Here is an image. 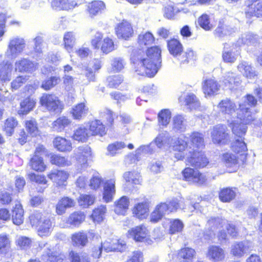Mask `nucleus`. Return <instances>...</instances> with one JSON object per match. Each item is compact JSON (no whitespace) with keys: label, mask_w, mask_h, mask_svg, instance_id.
Segmentation results:
<instances>
[{"label":"nucleus","mask_w":262,"mask_h":262,"mask_svg":"<svg viewBox=\"0 0 262 262\" xmlns=\"http://www.w3.org/2000/svg\"><path fill=\"white\" fill-rule=\"evenodd\" d=\"M141 53L132 56L134 63L137 65L136 72L139 75L154 77L161 67V50L158 47H152L148 49L143 56Z\"/></svg>","instance_id":"f257e3e1"},{"label":"nucleus","mask_w":262,"mask_h":262,"mask_svg":"<svg viewBox=\"0 0 262 262\" xmlns=\"http://www.w3.org/2000/svg\"><path fill=\"white\" fill-rule=\"evenodd\" d=\"M187 135L188 137L184 135L179 137L172 146L173 150L179 152L174 154V157L178 160L184 159V151H188L189 147L196 150L204 146V136L203 134L193 132Z\"/></svg>","instance_id":"f03ea898"},{"label":"nucleus","mask_w":262,"mask_h":262,"mask_svg":"<svg viewBox=\"0 0 262 262\" xmlns=\"http://www.w3.org/2000/svg\"><path fill=\"white\" fill-rule=\"evenodd\" d=\"M248 107H245L244 105H241V110L237 112V117L240 120L241 122L239 123L238 120H235L230 123L232 125V132L238 138V139H243L247 131L246 125L253 120L251 112H248Z\"/></svg>","instance_id":"7ed1b4c3"},{"label":"nucleus","mask_w":262,"mask_h":262,"mask_svg":"<svg viewBox=\"0 0 262 262\" xmlns=\"http://www.w3.org/2000/svg\"><path fill=\"white\" fill-rule=\"evenodd\" d=\"M30 223L37 228L40 236H49L52 230V223L49 217L41 213L35 212L30 216Z\"/></svg>","instance_id":"20e7f679"},{"label":"nucleus","mask_w":262,"mask_h":262,"mask_svg":"<svg viewBox=\"0 0 262 262\" xmlns=\"http://www.w3.org/2000/svg\"><path fill=\"white\" fill-rule=\"evenodd\" d=\"M184 155L186 164L195 168H203L209 163L206 156L200 150H194L189 147Z\"/></svg>","instance_id":"39448f33"},{"label":"nucleus","mask_w":262,"mask_h":262,"mask_svg":"<svg viewBox=\"0 0 262 262\" xmlns=\"http://www.w3.org/2000/svg\"><path fill=\"white\" fill-rule=\"evenodd\" d=\"M26 41L24 38L14 36L11 38L8 42L5 56L10 59H15L24 50Z\"/></svg>","instance_id":"423d86ee"},{"label":"nucleus","mask_w":262,"mask_h":262,"mask_svg":"<svg viewBox=\"0 0 262 262\" xmlns=\"http://www.w3.org/2000/svg\"><path fill=\"white\" fill-rule=\"evenodd\" d=\"M102 35L100 33H97L92 39L91 43L95 49H99L105 54H107L115 49V45L113 40L108 37H106L101 41Z\"/></svg>","instance_id":"0eeeda50"},{"label":"nucleus","mask_w":262,"mask_h":262,"mask_svg":"<svg viewBox=\"0 0 262 262\" xmlns=\"http://www.w3.org/2000/svg\"><path fill=\"white\" fill-rule=\"evenodd\" d=\"M183 175L186 181L199 186L203 185L207 181L204 174L189 167L186 168L183 171Z\"/></svg>","instance_id":"6e6552de"},{"label":"nucleus","mask_w":262,"mask_h":262,"mask_svg":"<svg viewBox=\"0 0 262 262\" xmlns=\"http://www.w3.org/2000/svg\"><path fill=\"white\" fill-rule=\"evenodd\" d=\"M225 125L217 124L210 130V135L212 142L215 144L225 143L228 140V134L227 133Z\"/></svg>","instance_id":"1a4fd4ad"},{"label":"nucleus","mask_w":262,"mask_h":262,"mask_svg":"<svg viewBox=\"0 0 262 262\" xmlns=\"http://www.w3.org/2000/svg\"><path fill=\"white\" fill-rule=\"evenodd\" d=\"M39 102L48 111L54 112L61 106V102L54 95L43 94L40 97Z\"/></svg>","instance_id":"9d476101"},{"label":"nucleus","mask_w":262,"mask_h":262,"mask_svg":"<svg viewBox=\"0 0 262 262\" xmlns=\"http://www.w3.org/2000/svg\"><path fill=\"white\" fill-rule=\"evenodd\" d=\"M252 250L251 243L248 241L235 242L231 245L230 253L234 256L242 257Z\"/></svg>","instance_id":"9b49d317"},{"label":"nucleus","mask_w":262,"mask_h":262,"mask_svg":"<svg viewBox=\"0 0 262 262\" xmlns=\"http://www.w3.org/2000/svg\"><path fill=\"white\" fill-rule=\"evenodd\" d=\"M222 224L223 221L219 217H212L209 220L204 233V238L207 240L213 239L216 230L222 227Z\"/></svg>","instance_id":"f8f14e48"},{"label":"nucleus","mask_w":262,"mask_h":262,"mask_svg":"<svg viewBox=\"0 0 262 262\" xmlns=\"http://www.w3.org/2000/svg\"><path fill=\"white\" fill-rule=\"evenodd\" d=\"M202 85L203 91L206 97L216 95L220 90V84L217 81L211 78L204 79Z\"/></svg>","instance_id":"ddd939ff"},{"label":"nucleus","mask_w":262,"mask_h":262,"mask_svg":"<svg viewBox=\"0 0 262 262\" xmlns=\"http://www.w3.org/2000/svg\"><path fill=\"white\" fill-rule=\"evenodd\" d=\"M128 232L129 235L137 242H147L149 244V241H151L149 238L148 231L143 225L133 228Z\"/></svg>","instance_id":"4468645a"},{"label":"nucleus","mask_w":262,"mask_h":262,"mask_svg":"<svg viewBox=\"0 0 262 262\" xmlns=\"http://www.w3.org/2000/svg\"><path fill=\"white\" fill-rule=\"evenodd\" d=\"M239 52L235 46L226 43L223 48L222 58L227 63H234L239 55Z\"/></svg>","instance_id":"2eb2a0df"},{"label":"nucleus","mask_w":262,"mask_h":262,"mask_svg":"<svg viewBox=\"0 0 262 262\" xmlns=\"http://www.w3.org/2000/svg\"><path fill=\"white\" fill-rule=\"evenodd\" d=\"M38 68V63L27 58H21L15 63V70L20 72H32Z\"/></svg>","instance_id":"dca6fc26"},{"label":"nucleus","mask_w":262,"mask_h":262,"mask_svg":"<svg viewBox=\"0 0 262 262\" xmlns=\"http://www.w3.org/2000/svg\"><path fill=\"white\" fill-rule=\"evenodd\" d=\"M76 158L82 167L86 166L87 162L91 160L92 152L91 148L87 146L79 147L76 151Z\"/></svg>","instance_id":"f3484780"},{"label":"nucleus","mask_w":262,"mask_h":262,"mask_svg":"<svg viewBox=\"0 0 262 262\" xmlns=\"http://www.w3.org/2000/svg\"><path fill=\"white\" fill-rule=\"evenodd\" d=\"M115 29L117 36L124 39H127L131 37L134 32L130 23L126 20H123L118 24Z\"/></svg>","instance_id":"a211bd4d"},{"label":"nucleus","mask_w":262,"mask_h":262,"mask_svg":"<svg viewBox=\"0 0 262 262\" xmlns=\"http://www.w3.org/2000/svg\"><path fill=\"white\" fill-rule=\"evenodd\" d=\"M225 256V251L219 246L212 245L208 247L207 257L213 261L223 260Z\"/></svg>","instance_id":"6ab92c4d"},{"label":"nucleus","mask_w":262,"mask_h":262,"mask_svg":"<svg viewBox=\"0 0 262 262\" xmlns=\"http://www.w3.org/2000/svg\"><path fill=\"white\" fill-rule=\"evenodd\" d=\"M40 249H43L42 258L46 261L57 262L58 260L57 253L51 246L49 247L47 243H41L39 245Z\"/></svg>","instance_id":"aec40b11"},{"label":"nucleus","mask_w":262,"mask_h":262,"mask_svg":"<svg viewBox=\"0 0 262 262\" xmlns=\"http://www.w3.org/2000/svg\"><path fill=\"white\" fill-rule=\"evenodd\" d=\"M217 108L222 114L231 116L236 110H237L235 103L228 98L221 100L217 105Z\"/></svg>","instance_id":"412c9836"},{"label":"nucleus","mask_w":262,"mask_h":262,"mask_svg":"<svg viewBox=\"0 0 262 262\" xmlns=\"http://www.w3.org/2000/svg\"><path fill=\"white\" fill-rule=\"evenodd\" d=\"M115 179H111L105 181L104 184L103 199L106 202L112 201L116 192Z\"/></svg>","instance_id":"4be33fe9"},{"label":"nucleus","mask_w":262,"mask_h":262,"mask_svg":"<svg viewBox=\"0 0 262 262\" xmlns=\"http://www.w3.org/2000/svg\"><path fill=\"white\" fill-rule=\"evenodd\" d=\"M236 29L230 25L224 24L223 22L220 21L219 25L214 31L215 36L222 38L226 36L230 35L234 33Z\"/></svg>","instance_id":"5701e85b"},{"label":"nucleus","mask_w":262,"mask_h":262,"mask_svg":"<svg viewBox=\"0 0 262 262\" xmlns=\"http://www.w3.org/2000/svg\"><path fill=\"white\" fill-rule=\"evenodd\" d=\"M225 85L230 90L234 89L238 86L241 82L240 78L232 72L225 73L223 80Z\"/></svg>","instance_id":"b1692460"},{"label":"nucleus","mask_w":262,"mask_h":262,"mask_svg":"<svg viewBox=\"0 0 262 262\" xmlns=\"http://www.w3.org/2000/svg\"><path fill=\"white\" fill-rule=\"evenodd\" d=\"M84 213L81 211H76L71 213L66 220L67 226L78 227L85 220Z\"/></svg>","instance_id":"393cba45"},{"label":"nucleus","mask_w":262,"mask_h":262,"mask_svg":"<svg viewBox=\"0 0 262 262\" xmlns=\"http://www.w3.org/2000/svg\"><path fill=\"white\" fill-rule=\"evenodd\" d=\"M48 177L58 186H65L68 173L63 170H57L51 172Z\"/></svg>","instance_id":"a878e982"},{"label":"nucleus","mask_w":262,"mask_h":262,"mask_svg":"<svg viewBox=\"0 0 262 262\" xmlns=\"http://www.w3.org/2000/svg\"><path fill=\"white\" fill-rule=\"evenodd\" d=\"M237 69L243 76L248 78H254L257 75L254 68L246 61L240 62L237 66Z\"/></svg>","instance_id":"bb28decb"},{"label":"nucleus","mask_w":262,"mask_h":262,"mask_svg":"<svg viewBox=\"0 0 262 262\" xmlns=\"http://www.w3.org/2000/svg\"><path fill=\"white\" fill-rule=\"evenodd\" d=\"M89 112V108L84 103H80L74 106L71 111L73 118L75 120H80L85 117Z\"/></svg>","instance_id":"cd10ccee"},{"label":"nucleus","mask_w":262,"mask_h":262,"mask_svg":"<svg viewBox=\"0 0 262 262\" xmlns=\"http://www.w3.org/2000/svg\"><path fill=\"white\" fill-rule=\"evenodd\" d=\"M148 212L149 205L146 201L137 204L133 209V213L140 219L146 218Z\"/></svg>","instance_id":"c85d7f7f"},{"label":"nucleus","mask_w":262,"mask_h":262,"mask_svg":"<svg viewBox=\"0 0 262 262\" xmlns=\"http://www.w3.org/2000/svg\"><path fill=\"white\" fill-rule=\"evenodd\" d=\"M75 202L69 197H63L57 203L56 207V212L58 215H61L65 213L66 209L73 207Z\"/></svg>","instance_id":"c756f323"},{"label":"nucleus","mask_w":262,"mask_h":262,"mask_svg":"<svg viewBox=\"0 0 262 262\" xmlns=\"http://www.w3.org/2000/svg\"><path fill=\"white\" fill-rule=\"evenodd\" d=\"M187 127L186 120L182 115L174 116L172 120V128L174 132H185Z\"/></svg>","instance_id":"7c9ffc66"},{"label":"nucleus","mask_w":262,"mask_h":262,"mask_svg":"<svg viewBox=\"0 0 262 262\" xmlns=\"http://www.w3.org/2000/svg\"><path fill=\"white\" fill-rule=\"evenodd\" d=\"M88 131L90 136L99 135L102 136L106 133L104 125L98 120L90 122Z\"/></svg>","instance_id":"2f4dec72"},{"label":"nucleus","mask_w":262,"mask_h":262,"mask_svg":"<svg viewBox=\"0 0 262 262\" xmlns=\"http://www.w3.org/2000/svg\"><path fill=\"white\" fill-rule=\"evenodd\" d=\"M53 143L55 148L61 152L70 151L72 149L71 141L61 137L55 138Z\"/></svg>","instance_id":"473e14b6"},{"label":"nucleus","mask_w":262,"mask_h":262,"mask_svg":"<svg viewBox=\"0 0 262 262\" xmlns=\"http://www.w3.org/2000/svg\"><path fill=\"white\" fill-rule=\"evenodd\" d=\"M102 249L107 252L118 251L123 252L126 249V244L124 241L119 240L117 243L111 244L108 242H105L102 244Z\"/></svg>","instance_id":"72a5a7b5"},{"label":"nucleus","mask_w":262,"mask_h":262,"mask_svg":"<svg viewBox=\"0 0 262 262\" xmlns=\"http://www.w3.org/2000/svg\"><path fill=\"white\" fill-rule=\"evenodd\" d=\"M76 5L75 2H69L68 0H53L51 2L52 8L56 10H69L74 8Z\"/></svg>","instance_id":"f704fd0d"},{"label":"nucleus","mask_w":262,"mask_h":262,"mask_svg":"<svg viewBox=\"0 0 262 262\" xmlns=\"http://www.w3.org/2000/svg\"><path fill=\"white\" fill-rule=\"evenodd\" d=\"M71 122V120L68 117L61 116L52 123L51 127L54 131L61 132L70 124Z\"/></svg>","instance_id":"c9c22d12"},{"label":"nucleus","mask_w":262,"mask_h":262,"mask_svg":"<svg viewBox=\"0 0 262 262\" xmlns=\"http://www.w3.org/2000/svg\"><path fill=\"white\" fill-rule=\"evenodd\" d=\"M12 219L14 224L21 225L24 222V210L21 205L18 203L12 210Z\"/></svg>","instance_id":"e433bc0d"},{"label":"nucleus","mask_w":262,"mask_h":262,"mask_svg":"<svg viewBox=\"0 0 262 262\" xmlns=\"http://www.w3.org/2000/svg\"><path fill=\"white\" fill-rule=\"evenodd\" d=\"M12 64L9 61L0 64V80L5 82L10 80Z\"/></svg>","instance_id":"4c0bfd02"},{"label":"nucleus","mask_w":262,"mask_h":262,"mask_svg":"<svg viewBox=\"0 0 262 262\" xmlns=\"http://www.w3.org/2000/svg\"><path fill=\"white\" fill-rule=\"evenodd\" d=\"M35 100L30 97L23 100L20 103V108L18 113L21 115H26L33 110L35 105Z\"/></svg>","instance_id":"58836bf2"},{"label":"nucleus","mask_w":262,"mask_h":262,"mask_svg":"<svg viewBox=\"0 0 262 262\" xmlns=\"http://www.w3.org/2000/svg\"><path fill=\"white\" fill-rule=\"evenodd\" d=\"M195 255V251L190 248L181 249L178 253V258L183 262H191Z\"/></svg>","instance_id":"ea45409f"},{"label":"nucleus","mask_w":262,"mask_h":262,"mask_svg":"<svg viewBox=\"0 0 262 262\" xmlns=\"http://www.w3.org/2000/svg\"><path fill=\"white\" fill-rule=\"evenodd\" d=\"M90 136L88 129L81 125L74 130L72 138L75 140L84 142L88 140Z\"/></svg>","instance_id":"a19ab883"},{"label":"nucleus","mask_w":262,"mask_h":262,"mask_svg":"<svg viewBox=\"0 0 262 262\" xmlns=\"http://www.w3.org/2000/svg\"><path fill=\"white\" fill-rule=\"evenodd\" d=\"M167 47L170 53L174 56L180 55L183 51L182 45L176 39H172L167 41Z\"/></svg>","instance_id":"79ce46f5"},{"label":"nucleus","mask_w":262,"mask_h":262,"mask_svg":"<svg viewBox=\"0 0 262 262\" xmlns=\"http://www.w3.org/2000/svg\"><path fill=\"white\" fill-rule=\"evenodd\" d=\"M185 104L190 110L197 109L200 106V102L196 96L193 93H187L183 97Z\"/></svg>","instance_id":"37998d69"},{"label":"nucleus","mask_w":262,"mask_h":262,"mask_svg":"<svg viewBox=\"0 0 262 262\" xmlns=\"http://www.w3.org/2000/svg\"><path fill=\"white\" fill-rule=\"evenodd\" d=\"M129 203V200L127 196L121 197L115 203V212L118 214H124L128 208Z\"/></svg>","instance_id":"c03bdc74"},{"label":"nucleus","mask_w":262,"mask_h":262,"mask_svg":"<svg viewBox=\"0 0 262 262\" xmlns=\"http://www.w3.org/2000/svg\"><path fill=\"white\" fill-rule=\"evenodd\" d=\"M71 238L73 244L76 246L84 247L88 243V236L83 231L75 233L72 235Z\"/></svg>","instance_id":"a18cd8bd"},{"label":"nucleus","mask_w":262,"mask_h":262,"mask_svg":"<svg viewBox=\"0 0 262 262\" xmlns=\"http://www.w3.org/2000/svg\"><path fill=\"white\" fill-rule=\"evenodd\" d=\"M29 164L31 168L35 171H43L46 168L42 158L38 155H34L31 159Z\"/></svg>","instance_id":"49530a36"},{"label":"nucleus","mask_w":262,"mask_h":262,"mask_svg":"<svg viewBox=\"0 0 262 262\" xmlns=\"http://www.w3.org/2000/svg\"><path fill=\"white\" fill-rule=\"evenodd\" d=\"M105 8V4L102 1H95L89 4L88 10L90 14L95 16L101 13Z\"/></svg>","instance_id":"de8ad7c7"},{"label":"nucleus","mask_w":262,"mask_h":262,"mask_svg":"<svg viewBox=\"0 0 262 262\" xmlns=\"http://www.w3.org/2000/svg\"><path fill=\"white\" fill-rule=\"evenodd\" d=\"M123 178L128 185L139 184L141 182L139 173L135 171L125 172L123 174Z\"/></svg>","instance_id":"09e8293b"},{"label":"nucleus","mask_w":262,"mask_h":262,"mask_svg":"<svg viewBox=\"0 0 262 262\" xmlns=\"http://www.w3.org/2000/svg\"><path fill=\"white\" fill-rule=\"evenodd\" d=\"M155 40L153 35L149 32L142 33L139 35L138 43L141 47L150 45Z\"/></svg>","instance_id":"8fccbe9b"},{"label":"nucleus","mask_w":262,"mask_h":262,"mask_svg":"<svg viewBox=\"0 0 262 262\" xmlns=\"http://www.w3.org/2000/svg\"><path fill=\"white\" fill-rule=\"evenodd\" d=\"M65 49L70 52L76 41V36L73 32H68L65 33L63 37Z\"/></svg>","instance_id":"3c124183"},{"label":"nucleus","mask_w":262,"mask_h":262,"mask_svg":"<svg viewBox=\"0 0 262 262\" xmlns=\"http://www.w3.org/2000/svg\"><path fill=\"white\" fill-rule=\"evenodd\" d=\"M247 16H256L257 17L262 16V1L257 3L256 4H251L246 10Z\"/></svg>","instance_id":"603ef678"},{"label":"nucleus","mask_w":262,"mask_h":262,"mask_svg":"<svg viewBox=\"0 0 262 262\" xmlns=\"http://www.w3.org/2000/svg\"><path fill=\"white\" fill-rule=\"evenodd\" d=\"M69 256L71 262H90V257L86 253L71 251Z\"/></svg>","instance_id":"864d4df0"},{"label":"nucleus","mask_w":262,"mask_h":262,"mask_svg":"<svg viewBox=\"0 0 262 262\" xmlns=\"http://www.w3.org/2000/svg\"><path fill=\"white\" fill-rule=\"evenodd\" d=\"M236 193L234 190L229 188L223 189L219 194L220 200L222 202H228L234 199Z\"/></svg>","instance_id":"5fc2aeb1"},{"label":"nucleus","mask_w":262,"mask_h":262,"mask_svg":"<svg viewBox=\"0 0 262 262\" xmlns=\"http://www.w3.org/2000/svg\"><path fill=\"white\" fill-rule=\"evenodd\" d=\"M100 117L104 119L105 124L112 126L114 123V118L117 117L116 114L108 109H104L100 112Z\"/></svg>","instance_id":"6e6d98bb"},{"label":"nucleus","mask_w":262,"mask_h":262,"mask_svg":"<svg viewBox=\"0 0 262 262\" xmlns=\"http://www.w3.org/2000/svg\"><path fill=\"white\" fill-rule=\"evenodd\" d=\"M105 213V206L101 205L93 210L91 216L94 222L100 223L103 220Z\"/></svg>","instance_id":"4d7b16f0"},{"label":"nucleus","mask_w":262,"mask_h":262,"mask_svg":"<svg viewBox=\"0 0 262 262\" xmlns=\"http://www.w3.org/2000/svg\"><path fill=\"white\" fill-rule=\"evenodd\" d=\"M61 81L59 76H51L50 78L44 80L41 84V87L44 90L48 91L55 86Z\"/></svg>","instance_id":"13d9d810"},{"label":"nucleus","mask_w":262,"mask_h":262,"mask_svg":"<svg viewBox=\"0 0 262 262\" xmlns=\"http://www.w3.org/2000/svg\"><path fill=\"white\" fill-rule=\"evenodd\" d=\"M125 147V144L123 142H115L110 144L107 146V155L114 156L119 152V151Z\"/></svg>","instance_id":"bf43d9fd"},{"label":"nucleus","mask_w":262,"mask_h":262,"mask_svg":"<svg viewBox=\"0 0 262 262\" xmlns=\"http://www.w3.org/2000/svg\"><path fill=\"white\" fill-rule=\"evenodd\" d=\"M170 118L171 112L169 110H163L158 114L159 123L161 125L166 126L169 123Z\"/></svg>","instance_id":"052dcab7"},{"label":"nucleus","mask_w":262,"mask_h":262,"mask_svg":"<svg viewBox=\"0 0 262 262\" xmlns=\"http://www.w3.org/2000/svg\"><path fill=\"white\" fill-rule=\"evenodd\" d=\"M78 202L82 208H87L94 203V198L91 195L81 194L78 200Z\"/></svg>","instance_id":"680f3d73"},{"label":"nucleus","mask_w":262,"mask_h":262,"mask_svg":"<svg viewBox=\"0 0 262 262\" xmlns=\"http://www.w3.org/2000/svg\"><path fill=\"white\" fill-rule=\"evenodd\" d=\"M184 227L183 222L178 219L171 220L170 222L169 232L172 234L180 232L182 231Z\"/></svg>","instance_id":"e2e57ef3"},{"label":"nucleus","mask_w":262,"mask_h":262,"mask_svg":"<svg viewBox=\"0 0 262 262\" xmlns=\"http://www.w3.org/2000/svg\"><path fill=\"white\" fill-rule=\"evenodd\" d=\"M10 250V241L6 235H0V255L6 254Z\"/></svg>","instance_id":"0e129e2a"},{"label":"nucleus","mask_w":262,"mask_h":262,"mask_svg":"<svg viewBox=\"0 0 262 262\" xmlns=\"http://www.w3.org/2000/svg\"><path fill=\"white\" fill-rule=\"evenodd\" d=\"M198 23L206 31H210L213 27V26L210 22L209 16L206 14H203L199 18Z\"/></svg>","instance_id":"69168bd1"},{"label":"nucleus","mask_w":262,"mask_h":262,"mask_svg":"<svg viewBox=\"0 0 262 262\" xmlns=\"http://www.w3.org/2000/svg\"><path fill=\"white\" fill-rule=\"evenodd\" d=\"M50 162L52 164L59 166H65L69 165V161L64 157L59 155H52L50 157Z\"/></svg>","instance_id":"338daca9"},{"label":"nucleus","mask_w":262,"mask_h":262,"mask_svg":"<svg viewBox=\"0 0 262 262\" xmlns=\"http://www.w3.org/2000/svg\"><path fill=\"white\" fill-rule=\"evenodd\" d=\"M17 121L13 117L8 118L5 123L4 129L10 136L13 133L14 128L17 126Z\"/></svg>","instance_id":"774afa93"}]
</instances>
